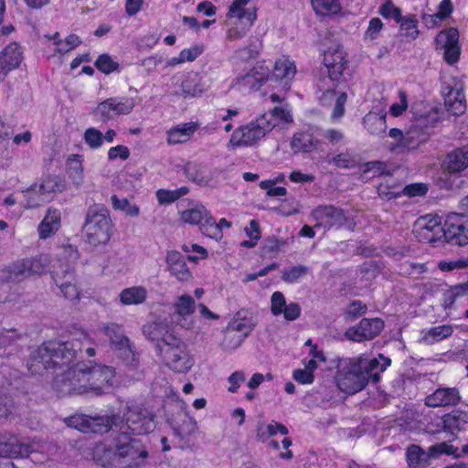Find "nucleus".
I'll return each mask as SVG.
<instances>
[{
    "label": "nucleus",
    "instance_id": "nucleus-1",
    "mask_svg": "<svg viewBox=\"0 0 468 468\" xmlns=\"http://www.w3.org/2000/svg\"><path fill=\"white\" fill-rule=\"evenodd\" d=\"M115 370L112 367L91 361L78 362L55 377L53 387L62 395L103 393L113 386Z\"/></svg>",
    "mask_w": 468,
    "mask_h": 468
},
{
    "label": "nucleus",
    "instance_id": "nucleus-2",
    "mask_svg": "<svg viewBox=\"0 0 468 468\" xmlns=\"http://www.w3.org/2000/svg\"><path fill=\"white\" fill-rule=\"evenodd\" d=\"M391 360L383 355L370 357L361 354L353 357L339 358L335 380L337 388L345 393L356 394L372 381L378 383L380 374L390 365Z\"/></svg>",
    "mask_w": 468,
    "mask_h": 468
},
{
    "label": "nucleus",
    "instance_id": "nucleus-3",
    "mask_svg": "<svg viewBox=\"0 0 468 468\" xmlns=\"http://www.w3.org/2000/svg\"><path fill=\"white\" fill-rule=\"evenodd\" d=\"M148 457L141 440L121 434L113 439L112 445L101 442L93 449V460L104 468H141Z\"/></svg>",
    "mask_w": 468,
    "mask_h": 468
},
{
    "label": "nucleus",
    "instance_id": "nucleus-4",
    "mask_svg": "<svg viewBox=\"0 0 468 468\" xmlns=\"http://www.w3.org/2000/svg\"><path fill=\"white\" fill-rule=\"evenodd\" d=\"M90 340L84 331H76L65 342L48 341L38 346L30 356L27 367L32 374H40L51 367H69L77 357V352Z\"/></svg>",
    "mask_w": 468,
    "mask_h": 468
},
{
    "label": "nucleus",
    "instance_id": "nucleus-5",
    "mask_svg": "<svg viewBox=\"0 0 468 468\" xmlns=\"http://www.w3.org/2000/svg\"><path fill=\"white\" fill-rule=\"evenodd\" d=\"M85 240L92 247L105 245L112 233V222L106 208L90 207L83 225Z\"/></svg>",
    "mask_w": 468,
    "mask_h": 468
},
{
    "label": "nucleus",
    "instance_id": "nucleus-6",
    "mask_svg": "<svg viewBox=\"0 0 468 468\" xmlns=\"http://www.w3.org/2000/svg\"><path fill=\"white\" fill-rule=\"evenodd\" d=\"M250 0H234L228 10L227 19L229 27L227 37L238 40L246 36L257 18L255 7L249 6Z\"/></svg>",
    "mask_w": 468,
    "mask_h": 468
},
{
    "label": "nucleus",
    "instance_id": "nucleus-7",
    "mask_svg": "<svg viewBox=\"0 0 468 468\" xmlns=\"http://www.w3.org/2000/svg\"><path fill=\"white\" fill-rule=\"evenodd\" d=\"M113 430L117 429L122 436L144 435L152 432L156 426L155 416L146 409L139 406L129 407L124 417V422H118Z\"/></svg>",
    "mask_w": 468,
    "mask_h": 468
},
{
    "label": "nucleus",
    "instance_id": "nucleus-8",
    "mask_svg": "<svg viewBox=\"0 0 468 468\" xmlns=\"http://www.w3.org/2000/svg\"><path fill=\"white\" fill-rule=\"evenodd\" d=\"M268 115H261L246 125L234 131L229 141V147L250 146L266 136L273 129V124L267 120Z\"/></svg>",
    "mask_w": 468,
    "mask_h": 468
},
{
    "label": "nucleus",
    "instance_id": "nucleus-9",
    "mask_svg": "<svg viewBox=\"0 0 468 468\" xmlns=\"http://www.w3.org/2000/svg\"><path fill=\"white\" fill-rule=\"evenodd\" d=\"M117 356L128 366L134 367L137 365V356L129 338L124 335L122 325L111 323L103 328Z\"/></svg>",
    "mask_w": 468,
    "mask_h": 468
},
{
    "label": "nucleus",
    "instance_id": "nucleus-10",
    "mask_svg": "<svg viewBox=\"0 0 468 468\" xmlns=\"http://www.w3.org/2000/svg\"><path fill=\"white\" fill-rule=\"evenodd\" d=\"M116 416H96L74 415L69 417L66 422L69 427L79 430L81 432L104 433L113 430L116 424Z\"/></svg>",
    "mask_w": 468,
    "mask_h": 468
},
{
    "label": "nucleus",
    "instance_id": "nucleus-11",
    "mask_svg": "<svg viewBox=\"0 0 468 468\" xmlns=\"http://www.w3.org/2000/svg\"><path fill=\"white\" fill-rule=\"evenodd\" d=\"M270 69L262 63H258L250 70L237 76L230 87L243 94L258 90L270 78Z\"/></svg>",
    "mask_w": 468,
    "mask_h": 468
},
{
    "label": "nucleus",
    "instance_id": "nucleus-12",
    "mask_svg": "<svg viewBox=\"0 0 468 468\" xmlns=\"http://www.w3.org/2000/svg\"><path fill=\"white\" fill-rule=\"evenodd\" d=\"M443 229L439 216L427 214L415 221L412 232L420 242L432 243L444 238Z\"/></svg>",
    "mask_w": 468,
    "mask_h": 468
},
{
    "label": "nucleus",
    "instance_id": "nucleus-13",
    "mask_svg": "<svg viewBox=\"0 0 468 468\" xmlns=\"http://www.w3.org/2000/svg\"><path fill=\"white\" fill-rule=\"evenodd\" d=\"M135 99L132 97H112L101 103L95 109V114L101 121L106 122L115 115H127L135 107Z\"/></svg>",
    "mask_w": 468,
    "mask_h": 468
},
{
    "label": "nucleus",
    "instance_id": "nucleus-14",
    "mask_svg": "<svg viewBox=\"0 0 468 468\" xmlns=\"http://www.w3.org/2000/svg\"><path fill=\"white\" fill-rule=\"evenodd\" d=\"M444 239L459 246L468 244V216L451 213L447 216L443 229Z\"/></svg>",
    "mask_w": 468,
    "mask_h": 468
},
{
    "label": "nucleus",
    "instance_id": "nucleus-15",
    "mask_svg": "<svg viewBox=\"0 0 468 468\" xmlns=\"http://www.w3.org/2000/svg\"><path fill=\"white\" fill-rule=\"evenodd\" d=\"M160 355L165 365L177 373H186L194 366V359L189 355L185 343L175 347H167Z\"/></svg>",
    "mask_w": 468,
    "mask_h": 468
},
{
    "label": "nucleus",
    "instance_id": "nucleus-16",
    "mask_svg": "<svg viewBox=\"0 0 468 468\" xmlns=\"http://www.w3.org/2000/svg\"><path fill=\"white\" fill-rule=\"evenodd\" d=\"M456 448L446 442H441L430 447L429 452L423 451L420 446L412 444L407 449L406 456L410 466H425L429 463L431 457H436L441 453L454 454Z\"/></svg>",
    "mask_w": 468,
    "mask_h": 468
},
{
    "label": "nucleus",
    "instance_id": "nucleus-17",
    "mask_svg": "<svg viewBox=\"0 0 468 468\" xmlns=\"http://www.w3.org/2000/svg\"><path fill=\"white\" fill-rule=\"evenodd\" d=\"M55 187L56 184L50 178L32 185L23 191V206L27 209L41 206L50 199L51 194L55 192Z\"/></svg>",
    "mask_w": 468,
    "mask_h": 468
},
{
    "label": "nucleus",
    "instance_id": "nucleus-18",
    "mask_svg": "<svg viewBox=\"0 0 468 468\" xmlns=\"http://www.w3.org/2000/svg\"><path fill=\"white\" fill-rule=\"evenodd\" d=\"M436 48L443 51L444 59L452 65L460 58L459 32L451 27L441 30L436 37Z\"/></svg>",
    "mask_w": 468,
    "mask_h": 468
},
{
    "label": "nucleus",
    "instance_id": "nucleus-19",
    "mask_svg": "<svg viewBox=\"0 0 468 468\" xmlns=\"http://www.w3.org/2000/svg\"><path fill=\"white\" fill-rule=\"evenodd\" d=\"M196 308V302L191 295L182 294L178 296L172 304L175 323L184 329H192L195 324L192 315Z\"/></svg>",
    "mask_w": 468,
    "mask_h": 468
},
{
    "label": "nucleus",
    "instance_id": "nucleus-20",
    "mask_svg": "<svg viewBox=\"0 0 468 468\" xmlns=\"http://www.w3.org/2000/svg\"><path fill=\"white\" fill-rule=\"evenodd\" d=\"M39 445L37 442L31 444L22 443L18 439L8 433L0 434V458L27 457L37 452Z\"/></svg>",
    "mask_w": 468,
    "mask_h": 468
},
{
    "label": "nucleus",
    "instance_id": "nucleus-21",
    "mask_svg": "<svg viewBox=\"0 0 468 468\" xmlns=\"http://www.w3.org/2000/svg\"><path fill=\"white\" fill-rule=\"evenodd\" d=\"M384 328V322L379 318H364L356 325L349 327L345 335L354 342H363L375 338Z\"/></svg>",
    "mask_w": 468,
    "mask_h": 468
},
{
    "label": "nucleus",
    "instance_id": "nucleus-22",
    "mask_svg": "<svg viewBox=\"0 0 468 468\" xmlns=\"http://www.w3.org/2000/svg\"><path fill=\"white\" fill-rule=\"evenodd\" d=\"M55 284L59 288L63 296L70 301L80 299V291L77 284L74 270L62 268L50 270Z\"/></svg>",
    "mask_w": 468,
    "mask_h": 468
},
{
    "label": "nucleus",
    "instance_id": "nucleus-23",
    "mask_svg": "<svg viewBox=\"0 0 468 468\" xmlns=\"http://www.w3.org/2000/svg\"><path fill=\"white\" fill-rule=\"evenodd\" d=\"M312 216L316 221L315 227L339 228L347 220L344 211L333 206H319L313 210Z\"/></svg>",
    "mask_w": 468,
    "mask_h": 468
},
{
    "label": "nucleus",
    "instance_id": "nucleus-24",
    "mask_svg": "<svg viewBox=\"0 0 468 468\" xmlns=\"http://www.w3.org/2000/svg\"><path fill=\"white\" fill-rule=\"evenodd\" d=\"M324 64L331 80H337L346 68V53L343 47L336 45L329 48L324 54Z\"/></svg>",
    "mask_w": 468,
    "mask_h": 468
},
{
    "label": "nucleus",
    "instance_id": "nucleus-25",
    "mask_svg": "<svg viewBox=\"0 0 468 468\" xmlns=\"http://www.w3.org/2000/svg\"><path fill=\"white\" fill-rule=\"evenodd\" d=\"M271 311L274 316L283 314L287 321H294L300 317L302 309L297 303H286L281 292H274L271 297Z\"/></svg>",
    "mask_w": 468,
    "mask_h": 468
},
{
    "label": "nucleus",
    "instance_id": "nucleus-26",
    "mask_svg": "<svg viewBox=\"0 0 468 468\" xmlns=\"http://www.w3.org/2000/svg\"><path fill=\"white\" fill-rule=\"evenodd\" d=\"M23 60V51L17 43H11L0 53V80L8 72L18 68Z\"/></svg>",
    "mask_w": 468,
    "mask_h": 468
},
{
    "label": "nucleus",
    "instance_id": "nucleus-27",
    "mask_svg": "<svg viewBox=\"0 0 468 468\" xmlns=\"http://www.w3.org/2000/svg\"><path fill=\"white\" fill-rule=\"evenodd\" d=\"M441 166L443 171L449 174H457L465 170L468 167V145L449 153Z\"/></svg>",
    "mask_w": 468,
    "mask_h": 468
},
{
    "label": "nucleus",
    "instance_id": "nucleus-28",
    "mask_svg": "<svg viewBox=\"0 0 468 468\" xmlns=\"http://www.w3.org/2000/svg\"><path fill=\"white\" fill-rule=\"evenodd\" d=\"M461 397L455 388H441L436 389L425 399V404L429 407H445L456 405Z\"/></svg>",
    "mask_w": 468,
    "mask_h": 468
},
{
    "label": "nucleus",
    "instance_id": "nucleus-29",
    "mask_svg": "<svg viewBox=\"0 0 468 468\" xmlns=\"http://www.w3.org/2000/svg\"><path fill=\"white\" fill-rule=\"evenodd\" d=\"M444 104L446 110L453 115H461L465 112L466 100L461 87L447 86L444 89Z\"/></svg>",
    "mask_w": 468,
    "mask_h": 468
},
{
    "label": "nucleus",
    "instance_id": "nucleus-30",
    "mask_svg": "<svg viewBox=\"0 0 468 468\" xmlns=\"http://www.w3.org/2000/svg\"><path fill=\"white\" fill-rule=\"evenodd\" d=\"M197 128L198 124L194 122L177 124L166 132V142L170 145L185 144L192 138Z\"/></svg>",
    "mask_w": 468,
    "mask_h": 468
},
{
    "label": "nucleus",
    "instance_id": "nucleus-31",
    "mask_svg": "<svg viewBox=\"0 0 468 468\" xmlns=\"http://www.w3.org/2000/svg\"><path fill=\"white\" fill-rule=\"evenodd\" d=\"M60 224L61 214L59 210L49 207L37 227L39 239H47L53 236L59 229Z\"/></svg>",
    "mask_w": 468,
    "mask_h": 468
},
{
    "label": "nucleus",
    "instance_id": "nucleus-32",
    "mask_svg": "<svg viewBox=\"0 0 468 468\" xmlns=\"http://www.w3.org/2000/svg\"><path fill=\"white\" fill-rule=\"evenodd\" d=\"M428 139L427 134L419 128H411L405 133L402 143H393L390 144V150L405 152L417 149Z\"/></svg>",
    "mask_w": 468,
    "mask_h": 468
},
{
    "label": "nucleus",
    "instance_id": "nucleus-33",
    "mask_svg": "<svg viewBox=\"0 0 468 468\" xmlns=\"http://www.w3.org/2000/svg\"><path fill=\"white\" fill-rule=\"evenodd\" d=\"M347 100V95L346 92H336L333 90H326L321 101L324 104L334 101V107L330 115V120L332 122H337L345 114V105Z\"/></svg>",
    "mask_w": 468,
    "mask_h": 468
},
{
    "label": "nucleus",
    "instance_id": "nucleus-34",
    "mask_svg": "<svg viewBox=\"0 0 468 468\" xmlns=\"http://www.w3.org/2000/svg\"><path fill=\"white\" fill-rule=\"evenodd\" d=\"M320 146L321 142L308 132L295 133L291 141V148L294 153H311Z\"/></svg>",
    "mask_w": 468,
    "mask_h": 468
},
{
    "label": "nucleus",
    "instance_id": "nucleus-35",
    "mask_svg": "<svg viewBox=\"0 0 468 468\" xmlns=\"http://www.w3.org/2000/svg\"><path fill=\"white\" fill-rule=\"evenodd\" d=\"M166 261L170 273L179 281H188L192 274L184 257L177 251L167 253Z\"/></svg>",
    "mask_w": 468,
    "mask_h": 468
},
{
    "label": "nucleus",
    "instance_id": "nucleus-36",
    "mask_svg": "<svg viewBox=\"0 0 468 468\" xmlns=\"http://www.w3.org/2000/svg\"><path fill=\"white\" fill-rule=\"evenodd\" d=\"M253 327L254 324L252 320L247 316V311L239 310L229 322L227 331L228 334L232 332L239 333L242 336V338L239 341V344L245 337L250 335Z\"/></svg>",
    "mask_w": 468,
    "mask_h": 468
},
{
    "label": "nucleus",
    "instance_id": "nucleus-37",
    "mask_svg": "<svg viewBox=\"0 0 468 468\" xmlns=\"http://www.w3.org/2000/svg\"><path fill=\"white\" fill-rule=\"evenodd\" d=\"M79 251L77 248L71 244H63L58 248V252L56 253L57 261L58 265H52V269H59L62 268L66 270L68 268L73 269V264H75L79 259Z\"/></svg>",
    "mask_w": 468,
    "mask_h": 468
},
{
    "label": "nucleus",
    "instance_id": "nucleus-38",
    "mask_svg": "<svg viewBox=\"0 0 468 468\" xmlns=\"http://www.w3.org/2000/svg\"><path fill=\"white\" fill-rule=\"evenodd\" d=\"M386 116L384 112H369L363 118V125L371 135H380L387 130Z\"/></svg>",
    "mask_w": 468,
    "mask_h": 468
},
{
    "label": "nucleus",
    "instance_id": "nucleus-39",
    "mask_svg": "<svg viewBox=\"0 0 468 468\" xmlns=\"http://www.w3.org/2000/svg\"><path fill=\"white\" fill-rule=\"evenodd\" d=\"M205 91L197 75H188L181 82L180 91L176 94L184 99L198 97Z\"/></svg>",
    "mask_w": 468,
    "mask_h": 468
},
{
    "label": "nucleus",
    "instance_id": "nucleus-40",
    "mask_svg": "<svg viewBox=\"0 0 468 468\" xmlns=\"http://www.w3.org/2000/svg\"><path fill=\"white\" fill-rule=\"evenodd\" d=\"M147 290L144 286H132L123 289L120 294V302L123 305H138L145 302Z\"/></svg>",
    "mask_w": 468,
    "mask_h": 468
},
{
    "label": "nucleus",
    "instance_id": "nucleus-41",
    "mask_svg": "<svg viewBox=\"0 0 468 468\" xmlns=\"http://www.w3.org/2000/svg\"><path fill=\"white\" fill-rule=\"evenodd\" d=\"M3 278L6 282H20L30 278L26 259L18 261L3 271Z\"/></svg>",
    "mask_w": 468,
    "mask_h": 468
},
{
    "label": "nucleus",
    "instance_id": "nucleus-42",
    "mask_svg": "<svg viewBox=\"0 0 468 468\" xmlns=\"http://www.w3.org/2000/svg\"><path fill=\"white\" fill-rule=\"evenodd\" d=\"M452 333L453 328L451 324L434 326L421 331V341L425 344L432 345L451 336Z\"/></svg>",
    "mask_w": 468,
    "mask_h": 468
},
{
    "label": "nucleus",
    "instance_id": "nucleus-43",
    "mask_svg": "<svg viewBox=\"0 0 468 468\" xmlns=\"http://www.w3.org/2000/svg\"><path fill=\"white\" fill-rule=\"evenodd\" d=\"M467 294L468 282L460 283L449 288L442 294V307L445 310L452 309L461 298Z\"/></svg>",
    "mask_w": 468,
    "mask_h": 468
},
{
    "label": "nucleus",
    "instance_id": "nucleus-44",
    "mask_svg": "<svg viewBox=\"0 0 468 468\" xmlns=\"http://www.w3.org/2000/svg\"><path fill=\"white\" fill-rule=\"evenodd\" d=\"M30 277L40 276L48 271L51 264V256L41 253L33 258L26 259Z\"/></svg>",
    "mask_w": 468,
    "mask_h": 468
},
{
    "label": "nucleus",
    "instance_id": "nucleus-45",
    "mask_svg": "<svg viewBox=\"0 0 468 468\" xmlns=\"http://www.w3.org/2000/svg\"><path fill=\"white\" fill-rule=\"evenodd\" d=\"M295 73L296 67L288 58L282 57L276 60L272 71V76L276 80H289L294 77Z\"/></svg>",
    "mask_w": 468,
    "mask_h": 468
},
{
    "label": "nucleus",
    "instance_id": "nucleus-46",
    "mask_svg": "<svg viewBox=\"0 0 468 468\" xmlns=\"http://www.w3.org/2000/svg\"><path fill=\"white\" fill-rule=\"evenodd\" d=\"M380 195H386L388 198H396L400 196L401 193H403L405 196L409 197H422L425 196L428 192V186L423 183H414L406 186L402 191H397L395 189L385 193L382 190V186L379 189Z\"/></svg>",
    "mask_w": 468,
    "mask_h": 468
},
{
    "label": "nucleus",
    "instance_id": "nucleus-47",
    "mask_svg": "<svg viewBox=\"0 0 468 468\" xmlns=\"http://www.w3.org/2000/svg\"><path fill=\"white\" fill-rule=\"evenodd\" d=\"M82 162L83 158L80 154H71L68 158V174L76 186H80L83 183L84 169Z\"/></svg>",
    "mask_w": 468,
    "mask_h": 468
},
{
    "label": "nucleus",
    "instance_id": "nucleus-48",
    "mask_svg": "<svg viewBox=\"0 0 468 468\" xmlns=\"http://www.w3.org/2000/svg\"><path fill=\"white\" fill-rule=\"evenodd\" d=\"M48 39L53 40L55 46H57L56 52L60 54L68 53L81 44L80 37L77 35H69L65 40L59 38V34L55 33L52 37L45 36Z\"/></svg>",
    "mask_w": 468,
    "mask_h": 468
},
{
    "label": "nucleus",
    "instance_id": "nucleus-49",
    "mask_svg": "<svg viewBox=\"0 0 468 468\" xmlns=\"http://www.w3.org/2000/svg\"><path fill=\"white\" fill-rule=\"evenodd\" d=\"M399 33L409 40H414L418 37L420 31L418 29V20L414 15L401 16L399 21Z\"/></svg>",
    "mask_w": 468,
    "mask_h": 468
},
{
    "label": "nucleus",
    "instance_id": "nucleus-50",
    "mask_svg": "<svg viewBox=\"0 0 468 468\" xmlns=\"http://www.w3.org/2000/svg\"><path fill=\"white\" fill-rule=\"evenodd\" d=\"M170 325L164 321H154L148 323L144 325L143 333L150 340L156 342V344L163 337V335L166 334L167 329Z\"/></svg>",
    "mask_w": 468,
    "mask_h": 468
},
{
    "label": "nucleus",
    "instance_id": "nucleus-51",
    "mask_svg": "<svg viewBox=\"0 0 468 468\" xmlns=\"http://www.w3.org/2000/svg\"><path fill=\"white\" fill-rule=\"evenodd\" d=\"M209 216L207 210L203 206H197L193 208L181 212V219L191 225H200Z\"/></svg>",
    "mask_w": 468,
    "mask_h": 468
},
{
    "label": "nucleus",
    "instance_id": "nucleus-52",
    "mask_svg": "<svg viewBox=\"0 0 468 468\" xmlns=\"http://www.w3.org/2000/svg\"><path fill=\"white\" fill-rule=\"evenodd\" d=\"M112 206L115 210L122 211L129 217H137L140 209L138 206L131 203L126 197L120 198L116 195L111 197Z\"/></svg>",
    "mask_w": 468,
    "mask_h": 468
},
{
    "label": "nucleus",
    "instance_id": "nucleus-53",
    "mask_svg": "<svg viewBox=\"0 0 468 468\" xmlns=\"http://www.w3.org/2000/svg\"><path fill=\"white\" fill-rule=\"evenodd\" d=\"M309 268L304 265H295L282 270V279L287 283L298 282L303 277L307 275Z\"/></svg>",
    "mask_w": 468,
    "mask_h": 468
},
{
    "label": "nucleus",
    "instance_id": "nucleus-54",
    "mask_svg": "<svg viewBox=\"0 0 468 468\" xmlns=\"http://www.w3.org/2000/svg\"><path fill=\"white\" fill-rule=\"evenodd\" d=\"M262 115H268L267 120L273 124V128L280 122H292L291 112L284 107H274L272 110L264 112Z\"/></svg>",
    "mask_w": 468,
    "mask_h": 468
},
{
    "label": "nucleus",
    "instance_id": "nucleus-55",
    "mask_svg": "<svg viewBox=\"0 0 468 468\" xmlns=\"http://www.w3.org/2000/svg\"><path fill=\"white\" fill-rule=\"evenodd\" d=\"M384 24L378 17H373L369 20L367 28L364 33V40L366 42H373L378 39L382 34Z\"/></svg>",
    "mask_w": 468,
    "mask_h": 468
},
{
    "label": "nucleus",
    "instance_id": "nucleus-56",
    "mask_svg": "<svg viewBox=\"0 0 468 468\" xmlns=\"http://www.w3.org/2000/svg\"><path fill=\"white\" fill-rule=\"evenodd\" d=\"M85 144L93 150L103 145V133L94 127L86 129L83 134Z\"/></svg>",
    "mask_w": 468,
    "mask_h": 468
},
{
    "label": "nucleus",
    "instance_id": "nucleus-57",
    "mask_svg": "<svg viewBox=\"0 0 468 468\" xmlns=\"http://www.w3.org/2000/svg\"><path fill=\"white\" fill-rule=\"evenodd\" d=\"M314 11L320 15L337 13L340 9L338 0H312Z\"/></svg>",
    "mask_w": 468,
    "mask_h": 468
},
{
    "label": "nucleus",
    "instance_id": "nucleus-58",
    "mask_svg": "<svg viewBox=\"0 0 468 468\" xmlns=\"http://www.w3.org/2000/svg\"><path fill=\"white\" fill-rule=\"evenodd\" d=\"M184 342L175 335L174 330L171 326L167 329L166 334L163 335V337L156 344L159 352H164L167 347H175L176 346H179V344H183Z\"/></svg>",
    "mask_w": 468,
    "mask_h": 468
},
{
    "label": "nucleus",
    "instance_id": "nucleus-59",
    "mask_svg": "<svg viewBox=\"0 0 468 468\" xmlns=\"http://www.w3.org/2000/svg\"><path fill=\"white\" fill-rule=\"evenodd\" d=\"M118 63L115 62L110 55L102 54L95 61V67L105 74H110L118 69Z\"/></svg>",
    "mask_w": 468,
    "mask_h": 468
},
{
    "label": "nucleus",
    "instance_id": "nucleus-60",
    "mask_svg": "<svg viewBox=\"0 0 468 468\" xmlns=\"http://www.w3.org/2000/svg\"><path fill=\"white\" fill-rule=\"evenodd\" d=\"M199 228L203 234L211 239H219L222 237V234L220 233L218 227L216 226V222L214 221L213 218L210 215L200 225Z\"/></svg>",
    "mask_w": 468,
    "mask_h": 468
},
{
    "label": "nucleus",
    "instance_id": "nucleus-61",
    "mask_svg": "<svg viewBox=\"0 0 468 468\" xmlns=\"http://www.w3.org/2000/svg\"><path fill=\"white\" fill-rule=\"evenodd\" d=\"M379 13L386 18H393L396 22L399 21L401 10L395 6L391 1H386L379 8Z\"/></svg>",
    "mask_w": 468,
    "mask_h": 468
},
{
    "label": "nucleus",
    "instance_id": "nucleus-62",
    "mask_svg": "<svg viewBox=\"0 0 468 468\" xmlns=\"http://www.w3.org/2000/svg\"><path fill=\"white\" fill-rule=\"evenodd\" d=\"M399 101L394 102L389 109L391 115L398 117L400 116L408 108V96L405 91H399Z\"/></svg>",
    "mask_w": 468,
    "mask_h": 468
},
{
    "label": "nucleus",
    "instance_id": "nucleus-63",
    "mask_svg": "<svg viewBox=\"0 0 468 468\" xmlns=\"http://www.w3.org/2000/svg\"><path fill=\"white\" fill-rule=\"evenodd\" d=\"M130 156V150L125 145H117L114 147H111L108 151V158L109 160H115L120 158L122 161H125Z\"/></svg>",
    "mask_w": 468,
    "mask_h": 468
},
{
    "label": "nucleus",
    "instance_id": "nucleus-64",
    "mask_svg": "<svg viewBox=\"0 0 468 468\" xmlns=\"http://www.w3.org/2000/svg\"><path fill=\"white\" fill-rule=\"evenodd\" d=\"M438 267L442 271H451L453 270H460L468 267V259L467 260H457L451 261H440Z\"/></svg>",
    "mask_w": 468,
    "mask_h": 468
}]
</instances>
